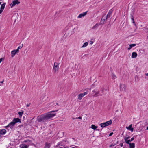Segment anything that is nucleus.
I'll use <instances>...</instances> for the list:
<instances>
[{
	"instance_id": "9",
	"label": "nucleus",
	"mask_w": 148,
	"mask_h": 148,
	"mask_svg": "<svg viewBox=\"0 0 148 148\" xmlns=\"http://www.w3.org/2000/svg\"><path fill=\"white\" fill-rule=\"evenodd\" d=\"M20 3V2L18 0H14L12 2V4L11 5V7H12L14 6L17 5L18 4Z\"/></svg>"
},
{
	"instance_id": "47",
	"label": "nucleus",
	"mask_w": 148,
	"mask_h": 148,
	"mask_svg": "<svg viewBox=\"0 0 148 148\" xmlns=\"http://www.w3.org/2000/svg\"><path fill=\"white\" fill-rule=\"evenodd\" d=\"M147 38H148V36H147Z\"/></svg>"
},
{
	"instance_id": "22",
	"label": "nucleus",
	"mask_w": 148,
	"mask_h": 148,
	"mask_svg": "<svg viewBox=\"0 0 148 148\" xmlns=\"http://www.w3.org/2000/svg\"><path fill=\"white\" fill-rule=\"evenodd\" d=\"M91 128L95 130L97 128V126H96L95 125H91Z\"/></svg>"
},
{
	"instance_id": "35",
	"label": "nucleus",
	"mask_w": 148,
	"mask_h": 148,
	"mask_svg": "<svg viewBox=\"0 0 148 148\" xmlns=\"http://www.w3.org/2000/svg\"><path fill=\"white\" fill-rule=\"evenodd\" d=\"M113 134V132H111V133H110L109 134V136H112Z\"/></svg>"
},
{
	"instance_id": "21",
	"label": "nucleus",
	"mask_w": 148,
	"mask_h": 148,
	"mask_svg": "<svg viewBox=\"0 0 148 148\" xmlns=\"http://www.w3.org/2000/svg\"><path fill=\"white\" fill-rule=\"evenodd\" d=\"M100 125L102 128H103L106 126L105 123H102L100 124Z\"/></svg>"
},
{
	"instance_id": "11",
	"label": "nucleus",
	"mask_w": 148,
	"mask_h": 148,
	"mask_svg": "<svg viewBox=\"0 0 148 148\" xmlns=\"http://www.w3.org/2000/svg\"><path fill=\"white\" fill-rule=\"evenodd\" d=\"M132 124H130L128 127L127 126L126 128L129 130L131 131V132H133L134 131V128H132Z\"/></svg>"
},
{
	"instance_id": "40",
	"label": "nucleus",
	"mask_w": 148,
	"mask_h": 148,
	"mask_svg": "<svg viewBox=\"0 0 148 148\" xmlns=\"http://www.w3.org/2000/svg\"><path fill=\"white\" fill-rule=\"evenodd\" d=\"M2 60V58L0 59V63H1Z\"/></svg>"
},
{
	"instance_id": "26",
	"label": "nucleus",
	"mask_w": 148,
	"mask_h": 148,
	"mask_svg": "<svg viewBox=\"0 0 148 148\" xmlns=\"http://www.w3.org/2000/svg\"><path fill=\"white\" fill-rule=\"evenodd\" d=\"M23 44H22V45L21 46H19L17 49H16V50H18V52H19V50L20 49H21L22 47H23Z\"/></svg>"
},
{
	"instance_id": "46",
	"label": "nucleus",
	"mask_w": 148,
	"mask_h": 148,
	"mask_svg": "<svg viewBox=\"0 0 148 148\" xmlns=\"http://www.w3.org/2000/svg\"><path fill=\"white\" fill-rule=\"evenodd\" d=\"M1 2H0V5H1Z\"/></svg>"
},
{
	"instance_id": "1",
	"label": "nucleus",
	"mask_w": 148,
	"mask_h": 148,
	"mask_svg": "<svg viewBox=\"0 0 148 148\" xmlns=\"http://www.w3.org/2000/svg\"><path fill=\"white\" fill-rule=\"evenodd\" d=\"M21 121L20 119L19 118H14L12 121L10 123L5 127H10V128H13L14 126L16 123L18 122H21Z\"/></svg>"
},
{
	"instance_id": "31",
	"label": "nucleus",
	"mask_w": 148,
	"mask_h": 148,
	"mask_svg": "<svg viewBox=\"0 0 148 148\" xmlns=\"http://www.w3.org/2000/svg\"><path fill=\"white\" fill-rule=\"evenodd\" d=\"M116 145V144H115V143H112V144H111L110 146V147H111L112 146H114V145Z\"/></svg>"
},
{
	"instance_id": "14",
	"label": "nucleus",
	"mask_w": 148,
	"mask_h": 148,
	"mask_svg": "<svg viewBox=\"0 0 148 148\" xmlns=\"http://www.w3.org/2000/svg\"><path fill=\"white\" fill-rule=\"evenodd\" d=\"M28 147V145H27L25 144H21L20 146V148H27Z\"/></svg>"
},
{
	"instance_id": "27",
	"label": "nucleus",
	"mask_w": 148,
	"mask_h": 148,
	"mask_svg": "<svg viewBox=\"0 0 148 148\" xmlns=\"http://www.w3.org/2000/svg\"><path fill=\"white\" fill-rule=\"evenodd\" d=\"M112 78L114 79H115L116 78V76L114 74H112Z\"/></svg>"
},
{
	"instance_id": "33",
	"label": "nucleus",
	"mask_w": 148,
	"mask_h": 148,
	"mask_svg": "<svg viewBox=\"0 0 148 148\" xmlns=\"http://www.w3.org/2000/svg\"><path fill=\"white\" fill-rule=\"evenodd\" d=\"M112 10H110L109 12L108 13V14H109L111 15L112 13Z\"/></svg>"
},
{
	"instance_id": "2",
	"label": "nucleus",
	"mask_w": 148,
	"mask_h": 148,
	"mask_svg": "<svg viewBox=\"0 0 148 148\" xmlns=\"http://www.w3.org/2000/svg\"><path fill=\"white\" fill-rule=\"evenodd\" d=\"M45 121H48L56 115V114L51 113L50 112L44 115Z\"/></svg>"
},
{
	"instance_id": "4",
	"label": "nucleus",
	"mask_w": 148,
	"mask_h": 148,
	"mask_svg": "<svg viewBox=\"0 0 148 148\" xmlns=\"http://www.w3.org/2000/svg\"><path fill=\"white\" fill-rule=\"evenodd\" d=\"M88 93V91H86V92H84V93H82L79 94L77 96V99L79 100H80L82 99V97L84 96L87 95Z\"/></svg>"
},
{
	"instance_id": "16",
	"label": "nucleus",
	"mask_w": 148,
	"mask_h": 148,
	"mask_svg": "<svg viewBox=\"0 0 148 148\" xmlns=\"http://www.w3.org/2000/svg\"><path fill=\"white\" fill-rule=\"evenodd\" d=\"M137 54L136 52H133L132 53L131 57L132 58H136L137 57Z\"/></svg>"
},
{
	"instance_id": "43",
	"label": "nucleus",
	"mask_w": 148,
	"mask_h": 148,
	"mask_svg": "<svg viewBox=\"0 0 148 148\" xmlns=\"http://www.w3.org/2000/svg\"><path fill=\"white\" fill-rule=\"evenodd\" d=\"M146 130H148V126L146 128Z\"/></svg>"
},
{
	"instance_id": "44",
	"label": "nucleus",
	"mask_w": 148,
	"mask_h": 148,
	"mask_svg": "<svg viewBox=\"0 0 148 148\" xmlns=\"http://www.w3.org/2000/svg\"><path fill=\"white\" fill-rule=\"evenodd\" d=\"M56 112L55 111H52L51 112Z\"/></svg>"
},
{
	"instance_id": "6",
	"label": "nucleus",
	"mask_w": 148,
	"mask_h": 148,
	"mask_svg": "<svg viewBox=\"0 0 148 148\" xmlns=\"http://www.w3.org/2000/svg\"><path fill=\"white\" fill-rule=\"evenodd\" d=\"M59 63L55 62L54 64V66L53 67V69L54 70L55 72H56L58 71V70L59 67Z\"/></svg>"
},
{
	"instance_id": "7",
	"label": "nucleus",
	"mask_w": 148,
	"mask_h": 148,
	"mask_svg": "<svg viewBox=\"0 0 148 148\" xmlns=\"http://www.w3.org/2000/svg\"><path fill=\"white\" fill-rule=\"evenodd\" d=\"M120 90L121 91L125 90L126 88L125 86V84H120Z\"/></svg>"
},
{
	"instance_id": "50",
	"label": "nucleus",
	"mask_w": 148,
	"mask_h": 148,
	"mask_svg": "<svg viewBox=\"0 0 148 148\" xmlns=\"http://www.w3.org/2000/svg\"><path fill=\"white\" fill-rule=\"evenodd\" d=\"M147 29L148 30V28Z\"/></svg>"
},
{
	"instance_id": "8",
	"label": "nucleus",
	"mask_w": 148,
	"mask_h": 148,
	"mask_svg": "<svg viewBox=\"0 0 148 148\" xmlns=\"http://www.w3.org/2000/svg\"><path fill=\"white\" fill-rule=\"evenodd\" d=\"M18 50H14L11 51V56L13 57L16 53H18Z\"/></svg>"
},
{
	"instance_id": "12",
	"label": "nucleus",
	"mask_w": 148,
	"mask_h": 148,
	"mask_svg": "<svg viewBox=\"0 0 148 148\" xmlns=\"http://www.w3.org/2000/svg\"><path fill=\"white\" fill-rule=\"evenodd\" d=\"M5 5V3H4L1 4L0 8V14H1L2 12L3 9L4 8Z\"/></svg>"
},
{
	"instance_id": "3",
	"label": "nucleus",
	"mask_w": 148,
	"mask_h": 148,
	"mask_svg": "<svg viewBox=\"0 0 148 148\" xmlns=\"http://www.w3.org/2000/svg\"><path fill=\"white\" fill-rule=\"evenodd\" d=\"M92 94L93 95V96L94 97H97L99 96H102V94H100L99 91H97L95 89L92 91Z\"/></svg>"
},
{
	"instance_id": "20",
	"label": "nucleus",
	"mask_w": 148,
	"mask_h": 148,
	"mask_svg": "<svg viewBox=\"0 0 148 148\" xmlns=\"http://www.w3.org/2000/svg\"><path fill=\"white\" fill-rule=\"evenodd\" d=\"M130 148H134L135 144L134 143H130Z\"/></svg>"
},
{
	"instance_id": "25",
	"label": "nucleus",
	"mask_w": 148,
	"mask_h": 148,
	"mask_svg": "<svg viewBox=\"0 0 148 148\" xmlns=\"http://www.w3.org/2000/svg\"><path fill=\"white\" fill-rule=\"evenodd\" d=\"M23 112H24L23 111H22L21 112H18V114L19 115V116H20V117H21L22 115L23 114Z\"/></svg>"
},
{
	"instance_id": "17",
	"label": "nucleus",
	"mask_w": 148,
	"mask_h": 148,
	"mask_svg": "<svg viewBox=\"0 0 148 148\" xmlns=\"http://www.w3.org/2000/svg\"><path fill=\"white\" fill-rule=\"evenodd\" d=\"M106 126H108L112 123V121L111 120L105 122Z\"/></svg>"
},
{
	"instance_id": "41",
	"label": "nucleus",
	"mask_w": 148,
	"mask_h": 148,
	"mask_svg": "<svg viewBox=\"0 0 148 148\" xmlns=\"http://www.w3.org/2000/svg\"><path fill=\"white\" fill-rule=\"evenodd\" d=\"M29 105H30V104H27V107H29Z\"/></svg>"
},
{
	"instance_id": "10",
	"label": "nucleus",
	"mask_w": 148,
	"mask_h": 148,
	"mask_svg": "<svg viewBox=\"0 0 148 148\" xmlns=\"http://www.w3.org/2000/svg\"><path fill=\"white\" fill-rule=\"evenodd\" d=\"M87 13V11L84 12L80 14L78 16L77 18H80L84 16H86Z\"/></svg>"
},
{
	"instance_id": "45",
	"label": "nucleus",
	"mask_w": 148,
	"mask_h": 148,
	"mask_svg": "<svg viewBox=\"0 0 148 148\" xmlns=\"http://www.w3.org/2000/svg\"><path fill=\"white\" fill-rule=\"evenodd\" d=\"M2 86V85H1V84H0V86Z\"/></svg>"
},
{
	"instance_id": "13",
	"label": "nucleus",
	"mask_w": 148,
	"mask_h": 148,
	"mask_svg": "<svg viewBox=\"0 0 148 148\" xmlns=\"http://www.w3.org/2000/svg\"><path fill=\"white\" fill-rule=\"evenodd\" d=\"M50 146L51 145L50 143H48L47 142H46L45 143V146L44 148H50Z\"/></svg>"
},
{
	"instance_id": "28",
	"label": "nucleus",
	"mask_w": 148,
	"mask_h": 148,
	"mask_svg": "<svg viewBox=\"0 0 148 148\" xmlns=\"http://www.w3.org/2000/svg\"><path fill=\"white\" fill-rule=\"evenodd\" d=\"M131 142V141L130 140H127V141H125V142L127 144H130V142Z\"/></svg>"
},
{
	"instance_id": "18",
	"label": "nucleus",
	"mask_w": 148,
	"mask_h": 148,
	"mask_svg": "<svg viewBox=\"0 0 148 148\" xmlns=\"http://www.w3.org/2000/svg\"><path fill=\"white\" fill-rule=\"evenodd\" d=\"M100 24L99 23H97L94 26L92 27L93 29H95L97 28V27L99 26Z\"/></svg>"
},
{
	"instance_id": "30",
	"label": "nucleus",
	"mask_w": 148,
	"mask_h": 148,
	"mask_svg": "<svg viewBox=\"0 0 148 148\" xmlns=\"http://www.w3.org/2000/svg\"><path fill=\"white\" fill-rule=\"evenodd\" d=\"M110 16H111L110 14H109L108 13L107 15V17L106 18V19H107L108 18H110Z\"/></svg>"
},
{
	"instance_id": "38",
	"label": "nucleus",
	"mask_w": 148,
	"mask_h": 148,
	"mask_svg": "<svg viewBox=\"0 0 148 148\" xmlns=\"http://www.w3.org/2000/svg\"><path fill=\"white\" fill-rule=\"evenodd\" d=\"M120 146H121V147H122L123 145V144L122 143H120Z\"/></svg>"
},
{
	"instance_id": "34",
	"label": "nucleus",
	"mask_w": 148,
	"mask_h": 148,
	"mask_svg": "<svg viewBox=\"0 0 148 148\" xmlns=\"http://www.w3.org/2000/svg\"><path fill=\"white\" fill-rule=\"evenodd\" d=\"M76 119H82V117L81 116H79L78 117H77V118H76Z\"/></svg>"
},
{
	"instance_id": "42",
	"label": "nucleus",
	"mask_w": 148,
	"mask_h": 148,
	"mask_svg": "<svg viewBox=\"0 0 148 148\" xmlns=\"http://www.w3.org/2000/svg\"><path fill=\"white\" fill-rule=\"evenodd\" d=\"M146 75L147 76H148V73L146 74Z\"/></svg>"
},
{
	"instance_id": "37",
	"label": "nucleus",
	"mask_w": 148,
	"mask_h": 148,
	"mask_svg": "<svg viewBox=\"0 0 148 148\" xmlns=\"http://www.w3.org/2000/svg\"><path fill=\"white\" fill-rule=\"evenodd\" d=\"M90 44L91 45L93 43V42L92 41H90Z\"/></svg>"
},
{
	"instance_id": "32",
	"label": "nucleus",
	"mask_w": 148,
	"mask_h": 148,
	"mask_svg": "<svg viewBox=\"0 0 148 148\" xmlns=\"http://www.w3.org/2000/svg\"><path fill=\"white\" fill-rule=\"evenodd\" d=\"M132 20L133 21V23L135 25V22H134V17H133L132 16Z\"/></svg>"
},
{
	"instance_id": "49",
	"label": "nucleus",
	"mask_w": 148,
	"mask_h": 148,
	"mask_svg": "<svg viewBox=\"0 0 148 148\" xmlns=\"http://www.w3.org/2000/svg\"><path fill=\"white\" fill-rule=\"evenodd\" d=\"M60 148H62V147H60Z\"/></svg>"
},
{
	"instance_id": "15",
	"label": "nucleus",
	"mask_w": 148,
	"mask_h": 148,
	"mask_svg": "<svg viewBox=\"0 0 148 148\" xmlns=\"http://www.w3.org/2000/svg\"><path fill=\"white\" fill-rule=\"evenodd\" d=\"M6 132V131L5 130L3 129L0 130V135H3L5 134Z\"/></svg>"
},
{
	"instance_id": "23",
	"label": "nucleus",
	"mask_w": 148,
	"mask_h": 148,
	"mask_svg": "<svg viewBox=\"0 0 148 148\" xmlns=\"http://www.w3.org/2000/svg\"><path fill=\"white\" fill-rule=\"evenodd\" d=\"M88 43L87 42H85L84 43L83 46L82 47V48H83V47H86L88 45Z\"/></svg>"
},
{
	"instance_id": "24",
	"label": "nucleus",
	"mask_w": 148,
	"mask_h": 148,
	"mask_svg": "<svg viewBox=\"0 0 148 148\" xmlns=\"http://www.w3.org/2000/svg\"><path fill=\"white\" fill-rule=\"evenodd\" d=\"M107 19H106V18H104V19H103V18H102V19H101V21H103V24H104V22H106V20H107Z\"/></svg>"
},
{
	"instance_id": "48",
	"label": "nucleus",
	"mask_w": 148,
	"mask_h": 148,
	"mask_svg": "<svg viewBox=\"0 0 148 148\" xmlns=\"http://www.w3.org/2000/svg\"><path fill=\"white\" fill-rule=\"evenodd\" d=\"M1 136V135H0V137Z\"/></svg>"
},
{
	"instance_id": "19",
	"label": "nucleus",
	"mask_w": 148,
	"mask_h": 148,
	"mask_svg": "<svg viewBox=\"0 0 148 148\" xmlns=\"http://www.w3.org/2000/svg\"><path fill=\"white\" fill-rule=\"evenodd\" d=\"M136 45V44H134L130 45V47L128 48V50H130L132 47L135 46Z\"/></svg>"
},
{
	"instance_id": "29",
	"label": "nucleus",
	"mask_w": 148,
	"mask_h": 148,
	"mask_svg": "<svg viewBox=\"0 0 148 148\" xmlns=\"http://www.w3.org/2000/svg\"><path fill=\"white\" fill-rule=\"evenodd\" d=\"M129 138H130L129 137H125V138H124L125 141H127V140H128V139Z\"/></svg>"
},
{
	"instance_id": "5",
	"label": "nucleus",
	"mask_w": 148,
	"mask_h": 148,
	"mask_svg": "<svg viewBox=\"0 0 148 148\" xmlns=\"http://www.w3.org/2000/svg\"><path fill=\"white\" fill-rule=\"evenodd\" d=\"M37 119L38 121L39 122L45 121L44 115L38 116Z\"/></svg>"
},
{
	"instance_id": "39",
	"label": "nucleus",
	"mask_w": 148,
	"mask_h": 148,
	"mask_svg": "<svg viewBox=\"0 0 148 148\" xmlns=\"http://www.w3.org/2000/svg\"><path fill=\"white\" fill-rule=\"evenodd\" d=\"M3 82H4V80H3V81H2L0 82V83L3 84Z\"/></svg>"
},
{
	"instance_id": "36",
	"label": "nucleus",
	"mask_w": 148,
	"mask_h": 148,
	"mask_svg": "<svg viewBox=\"0 0 148 148\" xmlns=\"http://www.w3.org/2000/svg\"><path fill=\"white\" fill-rule=\"evenodd\" d=\"M134 140V138L132 137V138H131V139L130 140L131 141L133 140Z\"/></svg>"
}]
</instances>
